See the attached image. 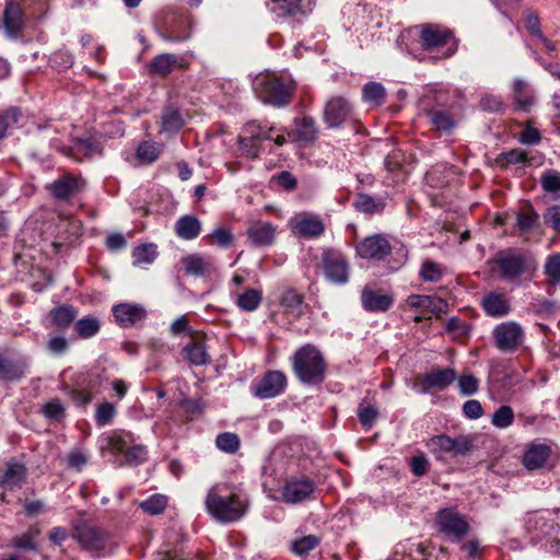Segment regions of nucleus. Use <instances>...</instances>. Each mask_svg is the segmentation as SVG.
Wrapping results in <instances>:
<instances>
[{
	"label": "nucleus",
	"instance_id": "nucleus-1",
	"mask_svg": "<svg viewBox=\"0 0 560 560\" xmlns=\"http://www.w3.org/2000/svg\"><path fill=\"white\" fill-rule=\"evenodd\" d=\"M291 361L294 375L302 384L317 386L325 381L327 363L315 346L310 343L302 346L294 352Z\"/></svg>",
	"mask_w": 560,
	"mask_h": 560
},
{
	"label": "nucleus",
	"instance_id": "nucleus-2",
	"mask_svg": "<svg viewBox=\"0 0 560 560\" xmlns=\"http://www.w3.org/2000/svg\"><path fill=\"white\" fill-rule=\"evenodd\" d=\"M209 514L220 523H233L241 520L247 511V500L240 494H224V486H213L206 497Z\"/></svg>",
	"mask_w": 560,
	"mask_h": 560
},
{
	"label": "nucleus",
	"instance_id": "nucleus-3",
	"mask_svg": "<svg viewBox=\"0 0 560 560\" xmlns=\"http://www.w3.org/2000/svg\"><path fill=\"white\" fill-rule=\"evenodd\" d=\"M253 89L264 103L284 107L291 101L295 82L289 74L266 73L254 80Z\"/></svg>",
	"mask_w": 560,
	"mask_h": 560
},
{
	"label": "nucleus",
	"instance_id": "nucleus-4",
	"mask_svg": "<svg viewBox=\"0 0 560 560\" xmlns=\"http://www.w3.org/2000/svg\"><path fill=\"white\" fill-rule=\"evenodd\" d=\"M526 527L535 533V538H547L545 548L560 555V510H542L532 513Z\"/></svg>",
	"mask_w": 560,
	"mask_h": 560
},
{
	"label": "nucleus",
	"instance_id": "nucleus-5",
	"mask_svg": "<svg viewBox=\"0 0 560 560\" xmlns=\"http://www.w3.org/2000/svg\"><path fill=\"white\" fill-rule=\"evenodd\" d=\"M425 445L435 459L441 462H445L448 457L465 456L472 448V442L466 435L453 438L447 434H438L430 438Z\"/></svg>",
	"mask_w": 560,
	"mask_h": 560
},
{
	"label": "nucleus",
	"instance_id": "nucleus-6",
	"mask_svg": "<svg viewBox=\"0 0 560 560\" xmlns=\"http://www.w3.org/2000/svg\"><path fill=\"white\" fill-rule=\"evenodd\" d=\"M492 339L501 352L514 353L524 345L525 330L517 322H503L493 328Z\"/></svg>",
	"mask_w": 560,
	"mask_h": 560
},
{
	"label": "nucleus",
	"instance_id": "nucleus-7",
	"mask_svg": "<svg viewBox=\"0 0 560 560\" xmlns=\"http://www.w3.org/2000/svg\"><path fill=\"white\" fill-rule=\"evenodd\" d=\"M438 530L452 542L459 541L469 530V524L465 516L453 509L441 510L435 517Z\"/></svg>",
	"mask_w": 560,
	"mask_h": 560
},
{
	"label": "nucleus",
	"instance_id": "nucleus-8",
	"mask_svg": "<svg viewBox=\"0 0 560 560\" xmlns=\"http://www.w3.org/2000/svg\"><path fill=\"white\" fill-rule=\"evenodd\" d=\"M322 266L325 278L329 282L342 285L349 281L350 267L342 253L334 249L324 250Z\"/></svg>",
	"mask_w": 560,
	"mask_h": 560
},
{
	"label": "nucleus",
	"instance_id": "nucleus-9",
	"mask_svg": "<svg viewBox=\"0 0 560 560\" xmlns=\"http://www.w3.org/2000/svg\"><path fill=\"white\" fill-rule=\"evenodd\" d=\"M388 237L381 233L369 235L355 245L357 255L365 260L382 261L392 254Z\"/></svg>",
	"mask_w": 560,
	"mask_h": 560
},
{
	"label": "nucleus",
	"instance_id": "nucleus-10",
	"mask_svg": "<svg viewBox=\"0 0 560 560\" xmlns=\"http://www.w3.org/2000/svg\"><path fill=\"white\" fill-rule=\"evenodd\" d=\"M288 385L285 374L278 370L266 372L260 381L250 386L252 394L259 399H271L284 393Z\"/></svg>",
	"mask_w": 560,
	"mask_h": 560
},
{
	"label": "nucleus",
	"instance_id": "nucleus-11",
	"mask_svg": "<svg viewBox=\"0 0 560 560\" xmlns=\"http://www.w3.org/2000/svg\"><path fill=\"white\" fill-rule=\"evenodd\" d=\"M316 490L315 482L306 476H295L285 480L281 494L288 504H299L310 500Z\"/></svg>",
	"mask_w": 560,
	"mask_h": 560
},
{
	"label": "nucleus",
	"instance_id": "nucleus-12",
	"mask_svg": "<svg viewBox=\"0 0 560 560\" xmlns=\"http://www.w3.org/2000/svg\"><path fill=\"white\" fill-rule=\"evenodd\" d=\"M495 262L501 278L508 281L520 278L529 269V259L524 254L514 250L500 253Z\"/></svg>",
	"mask_w": 560,
	"mask_h": 560
},
{
	"label": "nucleus",
	"instance_id": "nucleus-13",
	"mask_svg": "<svg viewBox=\"0 0 560 560\" xmlns=\"http://www.w3.org/2000/svg\"><path fill=\"white\" fill-rule=\"evenodd\" d=\"M457 378V374L452 368H434L430 372L423 374L418 378L415 387L421 394H427L430 390H444L452 385Z\"/></svg>",
	"mask_w": 560,
	"mask_h": 560
},
{
	"label": "nucleus",
	"instance_id": "nucleus-14",
	"mask_svg": "<svg viewBox=\"0 0 560 560\" xmlns=\"http://www.w3.org/2000/svg\"><path fill=\"white\" fill-rule=\"evenodd\" d=\"M352 106L341 96L331 97L324 108V122L328 128L340 127L351 115Z\"/></svg>",
	"mask_w": 560,
	"mask_h": 560
},
{
	"label": "nucleus",
	"instance_id": "nucleus-15",
	"mask_svg": "<svg viewBox=\"0 0 560 560\" xmlns=\"http://www.w3.org/2000/svg\"><path fill=\"white\" fill-rule=\"evenodd\" d=\"M290 224L294 234L305 238L318 237L325 231V225L319 215L313 213L298 214L290 221Z\"/></svg>",
	"mask_w": 560,
	"mask_h": 560
},
{
	"label": "nucleus",
	"instance_id": "nucleus-16",
	"mask_svg": "<svg viewBox=\"0 0 560 560\" xmlns=\"http://www.w3.org/2000/svg\"><path fill=\"white\" fill-rule=\"evenodd\" d=\"M421 45L427 50H435L450 44L453 33L435 24L421 25Z\"/></svg>",
	"mask_w": 560,
	"mask_h": 560
},
{
	"label": "nucleus",
	"instance_id": "nucleus-17",
	"mask_svg": "<svg viewBox=\"0 0 560 560\" xmlns=\"http://www.w3.org/2000/svg\"><path fill=\"white\" fill-rule=\"evenodd\" d=\"M185 272L192 277H209L217 271L212 257L202 254H189L180 259Z\"/></svg>",
	"mask_w": 560,
	"mask_h": 560
},
{
	"label": "nucleus",
	"instance_id": "nucleus-18",
	"mask_svg": "<svg viewBox=\"0 0 560 560\" xmlns=\"http://www.w3.org/2000/svg\"><path fill=\"white\" fill-rule=\"evenodd\" d=\"M83 185L81 177L67 174L54 180L48 189L55 199L66 201L80 192Z\"/></svg>",
	"mask_w": 560,
	"mask_h": 560
},
{
	"label": "nucleus",
	"instance_id": "nucleus-19",
	"mask_svg": "<svg viewBox=\"0 0 560 560\" xmlns=\"http://www.w3.org/2000/svg\"><path fill=\"white\" fill-rule=\"evenodd\" d=\"M112 311L116 323L122 328L132 327L147 316V311L142 305L132 303L114 305Z\"/></svg>",
	"mask_w": 560,
	"mask_h": 560
},
{
	"label": "nucleus",
	"instance_id": "nucleus-20",
	"mask_svg": "<svg viewBox=\"0 0 560 560\" xmlns=\"http://www.w3.org/2000/svg\"><path fill=\"white\" fill-rule=\"evenodd\" d=\"M73 536L84 549L101 550L104 548V533L94 525L88 523L77 525Z\"/></svg>",
	"mask_w": 560,
	"mask_h": 560
},
{
	"label": "nucleus",
	"instance_id": "nucleus-21",
	"mask_svg": "<svg viewBox=\"0 0 560 560\" xmlns=\"http://www.w3.org/2000/svg\"><path fill=\"white\" fill-rule=\"evenodd\" d=\"M25 24L24 12L20 3L9 1L3 12V28L8 37L18 38Z\"/></svg>",
	"mask_w": 560,
	"mask_h": 560
},
{
	"label": "nucleus",
	"instance_id": "nucleus-22",
	"mask_svg": "<svg viewBox=\"0 0 560 560\" xmlns=\"http://www.w3.org/2000/svg\"><path fill=\"white\" fill-rule=\"evenodd\" d=\"M187 65V61L178 55L160 54L152 59L149 71L153 75L165 78L175 69H185Z\"/></svg>",
	"mask_w": 560,
	"mask_h": 560
},
{
	"label": "nucleus",
	"instance_id": "nucleus-23",
	"mask_svg": "<svg viewBox=\"0 0 560 560\" xmlns=\"http://www.w3.org/2000/svg\"><path fill=\"white\" fill-rule=\"evenodd\" d=\"M270 12L279 18L293 16L311 11L313 0H270Z\"/></svg>",
	"mask_w": 560,
	"mask_h": 560
},
{
	"label": "nucleus",
	"instance_id": "nucleus-24",
	"mask_svg": "<svg viewBox=\"0 0 560 560\" xmlns=\"http://www.w3.org/2000/svg\"><path fill=\"white\" fill-rule=\"evenodd\" d=\"M276 228L270 222L257 221L253 223L248 230L247 235L254 246H269L273 243Z\"/></svg>",
	"mask_w": 560,
	"mask_h": 560
},
{
	"label": "nucleus",
	"instance_id": "nucleus-25",
	"mask_svg": "<svg viewBox=\"0 0 560 560\" xmlns=\"http://www.w3.org/2000/svg\"><path fill=\"white\" fill-rule=\"evenodd\" d=\"M201 230V221L192 214L179 217L174 224L175 234L184 241L197 238L200 235Z\"/></svg>",
	"mask_w": 560,
	"mask_h": 560
},
{
	"label": "nucleus",
	"instance_id": "nucleus-26",
	"mask_svg": "<svg viewBox=\"0 0 560 560\" xmlns=\"http://www.w3.org/2000/svg\"><path fill=\"white\" fill-rule=\"evenodd\" d=\"M481 305L487 315L503 317L510 313L511 306L508 298L502 293L490 292L482 298Z\"/></svg>",
	"mask_w": 560,
	"mask_h": 560
},
{
	"label": "nucleus",
	"instance_id": "nucleus-27",
	"mask_svg": "<svg viewBox=\"0 0 560 560\" xmlns=\"http://www.w3.org/2000/svg\"><path fill=\"white\" fill-rule=\"evenodd\" d=\"M25 478V466L20 463H10L0 476V486L5 490H14L22 487Z\"/></svg>",
	"mask_w": 560,
	"mask_h": 560
},
{
	"label": "nucleus",
	"instance_id": "nucleus-28",
	"mask_svg": "<svg viewBox=\"0 0 560 560\" xmlns=\"http://www.w3.org/2000/svg\"><path fill=\"white\" fill-rule=\"evenodd\" d=\"M362 305L370 312H385L393 305V298L373 290H363L361 295Z\"/></svg>",
	"mask_w": 560,
	"mask_h": 560
},
{
	"label": "nucleus",
	"instance_id": "nucleus-29",
	"mask_svg": "<svg viewBox=\"0 0 560 560\" xmlns=\"http://www.w3.org/2000/svg\"><path fill=\"white\" fill-rule=\"evenodd\" d=\"M550 455V447L545 444H532L523 455V464L529 470H535L546 463Z\"/></svg>",
	"mask_w": 560,
	"mask_h": 560
},
{
	"label": "nucleus",
	"instance_id": "nucleus-30",
	"mask_svg": "<svg viewBox=\"0 0 560 560\" xmlns=\"http://www.w3.org/2000/svg\"><path fill=\"white\" fill-rule=\"evenodd\" d=\"M294 135L300 141L313 142L317 138L318 128L316 121L311 116L294 118Z\"/></svg>",
	"mask_w": 560,
	"mask_h": 560
},
{
	"label": "nucleus",
	"instance_id": "nucleus-31",
	"mask_svg": "<svg viewBox=\"0 0 560 560\" xmlns=\"http://www.w3.org/2000/svg\"><path fill=\"white\" fill-rule=\"evenodd\" d=\"M514 101L517 108L527 112L535 103V97L529 91L527 83L522 79H516L512 84Z\"/></svg>",
	"mask_w": 560,
	"mask_h": 560
},
{
	"label": "nucleus",
	"instance_id": "nucleus-32",
	"mask_svg": "<svg viewBox=\"0 0 560 560\" xmlns=\"http://www.w3.org/2000/svg\"><path fill=\"white\" fill-rule=\"evenodd\" d=\"M77 315V308L67 304L54 307L49 314L52 324L58 328H66L70 326Z\"/></svg>",
	"mask_w": 560,
	"mask_h": 560
},
{
	"label": "nucleus",
	"instance_id": "nucleus-33",
	"mask_svg": "<svg viewBox=\"0 0 560 560\" xmlns=\"http://www.w3.org/2000/svg\"><path fill=\"white\" fill-rule=\"evenodd\" d=\"M354 208L363 213H381L385 208L383 198L374 199L368 194H358L353 202Z\"/></svg>",
	"mask_w": 560,
	"mask_h": 560
},
{
	"label": "nucleus",
	"instance_id": "nucleus-34",
	"mask_svg": "<svg viewBox=\"0 0 560 560\" xmlns=\"http://www.w3.org/2000/svg\"><path fill=\"white\" fill-rule=\"evenodd\" d=\"M162 130L167 133H176L184 126V119L177 108L165 107L161 116Z\"/></svg>",
	"mask_w": 560,
	"mask_h": 560
},
{
	"label": "nucleus",
	"instance_id": "nucleus-35",
	"mask_svg": "<svg viewBox=\"0 0 560 560\" xmlns=\"http://www.w3.org/2000/svg\"><path fill=\"white\" fill-rule=\"evenodd\" d=\"M280 304L285 308L287 313L298 317L303 313L304 299L303 295L295 290L288 289L282 293Z\"/></svg>",
	"mask_w": 560,
	"mask_h": 560
},
{
	"label": "nucleus",
	"instance_id": "nucleus-36",
	"mask_svg": "<svg viewBox=\"0 0 560 560\" xmlns=\"http://www.w3.org/2000/svg\"><path fill=\"white\" fill-rule=\"evenodd\" d=\"M101 329V322L96 316H84L75 322L74 330L78 337L89 339L97 335Z\"/></svg>",
	"mask_w": 560,
	"mask_h": 560
},
{
	"label": "nucleus",
	"instance_id": "nucleus-37",
	"mask_svg": "<svg viewBox=\"0 0 560 560\" xmlns=\"http://www.w3.org/2000/svg\"><path fill=\"white\" fill-rule=\"evenodd\" d=\"M262 301V292L257 289H246L237 295L236 305L245 311L253 312L257 310Z\"/></svg>",
	"mask_w": 560,
	"mask_h": 560
},
{
	"label": "nucleus",
	"instance_id": "nucleus-38",
	"mask_svg": "<svg viewBox=\"0 0 560 560\" xmlns=\"http://www.w3.org/2000/svg\"><path fill=\"white\" fill-rule=\"evenodd\" d=\"M428 116L432 126L441 131L450 132L455 127V120L451 113L443 109H431Z\"/></svg>",
	"mask_w": 560,
	"mask_h": 560
},
{
	"label": "nucleus",
	"instance_id": "nucleus-39",
	"mask_svg": "<svg viewBox=\"0 0 560 560\" xmlns=\"http://www.w3.org/2000/svg\"><path fill=\"white\" fill-rule=\"evenodd\" d=\"M544 273L548 284H560V253H552L546 257Z\"/></svg>",
	"mask_w": 560,
	"mask_h": 560
},
{
	"label": "nucleus",
	"instance_id": "nucleus-40",
	"mask_svg": "<svg viewBox=\"0 0 560 560\" xmlns=\"http://www.w3.org/2000/svg\"><path fill=\"white\" fill-rule=\"evenodd\" d=\"M259 137H261L260 133L252 132L249 137L238 138V148L242 152V155L248 159L258 158L260 153Z\"/></svg>",
	"mask_w": 560,
	"mask_h": 560
},
{
	"label": "nucleus",
	"instance_id": "nucleus-41",
	"mask_svg": "<svg viewBox=\"0 0 560 560\" xmlns=\"http://www.w3.org/2000/svg\"><path fill=\"white\" fill-rule=\"evenodd\" d=\"M516 226L521 233H528L539 226V215L532 208L518 212Z\"/></svg>",
	"mask_w": 560,
	"mask_h": 560
},
{
	"label": "nucleus",
	"instance_id": "nucleus-42",
	"mask_svg": "<svg viewBox=\"0 0 560 560\" xmlns=\"http://www.w3.org/2000/svg\"><path fill=\"white\" fill-rule=\"evenodd\" d=\"M167 502L168 499L166 495L155 493L140 502L139 506L150 515H159L164 512L167 506Z\"/></svg>",
	"mask_w": 560,
	"mask_h": 560
},
{
	"label": "nucleus",
	"instance_id": "nucleus-43",
	"mask_svg": "<svg viewBox=\"0 0 560 560\" xmlns=\"http://www.w3.org/2000/svg\"><path fill=\"white\" fill-rule=\"evenodd\" d=\"M24 376L22 366L18 363L0 357V380L19 381Z\"/></svg>",
	"mask_w": 560,
	"mask_h": 560
},
{
	"label": "nucleus",
	"instance_id": "nucleus-44",
	"mask_svg": "<svg viewBox=\"0 0 560 560\" xmlns=\"http://www.w3.org/2000/svg\"><path fill=\"white\" fill-rule=\"evenodd\" d=\"M445 268L434 261H424L419 270L420 278L425 282H438L442 279Z\"/></svg>",
	"mask_w": 560,
	"mask_h": 560
},
{
	"label": "nucleus",
	"instance_id": "nucleus-45",
	"mask_svg": "<svg viewBox=\"0 0 560 560\" xmlns=\"http://www.w3.org/2000/svg\"><path fill=\"white\" fill-rule=\"evenodd\" d=\"M187 359L195 365H205L209 363V354L203 343L191 342L185 347Z\"/></svg>",
	"mask_w": 560,
	"mask_h": 560
},
{
	"label": "nucleus",
	"instance_id": "nucleus-46",
	"mask_svg": "<svg viewBox=\"0 0 560 560\" xmlns=\"http://www.w3.org/2000/svg\"><path fill=\"white\" fill-rule=\"evenodd\" d=\"M158 256L154 244H142L132 252L133 265L152 264Z\"/></svg>",
	"mask_w": 560,
	"mask_h": 560
},
{
	"label": "nucleus",
	"instance_id": "nucleus-47",
	"mask_svg": "<svg viewBox=\"0 0 560 560\" xmlns=\"http://www.w3.org/2000/svg\"><path fill=\"white\" fill-rule=\"evenodd\" d=\"M362 93L363 100L374 105H381L386 95L384 86L378 82H370L365 84Z\"/></svg>",
	"mask_w": 560,
	"mask_h": 560
},
{
	"label": "nucleus",
	"instance_id": "nucleus-48",
	"mask_svg": "<svg viewBox=\"0 0 560 560\" xmlns=\"http://www.w3.org/2000/svg\"><path fill=\"white\" fill-rule=\"evenodd\" d=\"M217 447L228 454H234L238 451L241 442L235 433L224 432L220 433L215 439Z\"/></svg>",
	"mask_w": 560,
	"mask_h": 560
},
{
	"label": "nucleus",
	"instance_id": "nucleus-49",
	"mask_svg": "<svg viewBox=\"0 0 560 560\" xmlns=\"http://www.w3.org/2000/svg\"><path fill=\"white\" fill-rule=\"evenodd\" d=\"M378 410L365 400L358 406V418L362 427L370 429L376 422Z\"/></svg>",
	"mask_w": 560,
	"mask_h": 560
},
{
	"label": "nucleus",
	"instance_id": "nucleus-50",
	"mask_svg": "<svg viewBox=\"0 0 560 560\" xmlns=\"http://www.w3.org/2000/svg\"><path fill=\"white\" fill-rule=\"evenodd\" d=\"M514 418L513 409L508 405H503L492 415L491 422L498 429H506L513 424Z\"/></svg>",
	"mask_w": 560,
	"mask_h": 560
},
{
	"label": "nucleus",
	"instance_id": "nucleus-51",
	"mask_svg": "<svg viewBox=\"0 0 560 560\" xmlns=\"http://www.w3.org/2000/svg\"><path fill=\"white\" fill-rule=\"evenodd\" d=\"M318 542L319 540L316 536L308 535L294 540L292 542L291 549L295 555L304 556L313 550L318 545Z\"/></svg>",
	"mask_w": 560,
	"mask_h": 560
},
{
	"label": "nucleus",
	"instance_id": "nucleus-52",
	"mask_svg": "<svg viewBox=\"0 0 560 560\" xmlns=\"http://www.w3.org/2000/svg\"><path fill=\"white\" fill-rule=\"evenodd\" d=\"M115 415V406L110 402H103L96 409L95 421L97 425L105 427L112 422Z\"/></svg>",
	"mask_w": 560,
	"mask_h": 560
},
{
	"label": "nucleus",
	"instance_id": "nucleus-53",
	"mask_svg": "<svg viewBox=\"0 0 560 560\" xmlns=\"http://www.w3.org/2000/svg\"><path fill=\"white\" fill-rule=\"evenodd\" d=\"M160 154V148L155 142H142L139 144L137 155L141 161L153 162Z\"/></svg>",
	"mask_w": 560,
	"mask_h": 560
},
{
	"label": "nucleus",
	"instance_id": "nucleus-54",
	"mask_svg": "<svg viewBox=\"0 0 560 560\" xmlns=\"http://www.w3.org/2000/svg\"><path fill=\"white\" fill-rule=\"evenodd\" d=\"M541 186L547 192L560 191V173L556 171H547L541 175Z\"/></svg>",
	"mask_w": 560,
	"mask_h": 560
},
{
	"label": "nucleus",
	"instance_id": "nucleus-55",
	"mask_svg": "<svg viewBox=\"0 0 560 560\" xmlns=\"http://www.w3.org/2000/svg\"><path fill=\"white\" fill-rule=\"evenodd\" d=\"M446 331L454 334L458 337L468 336L471 326L467 322L459 319L458 317H451L446 323Z\"/></svg>",
	"mask_w": 560,
	"mask_h": 560
},
{
	"label": "nucleus",
	"instance_id": "nucleus-56",
	"mask_svg": "<svg viewBox=\"0 0 560 560\" xmlns=\"http://www.w3.org/2000/svg\"><path fill=\"white\" fill-rule=\"evenodd\" d=\"M432 295L411 294L406 300V305L415 311L429 312Z\"/></svg>",
	"mask_w": 560,
	"mask_h": 560
},
{
	"label": "nucleus",
	"instance_id": "nucleus-57",
	"mask_svg": "<svg viewBox=\"0 0 560 560\" xmlns=\"http://www.w3.org/2000/svg\"><path fill=\"white\" fill-rule=\"evenodd\" d=\"M544 223L560 232V205L548 207L542 214Z\"/></svg>",
	"mask_w": 560,
	"mask_h": 560
},
{
	"label": "nucleus",
	"instance_id": "nucleus-58",
	"mask_svg": "<svg viewBox=\"0 0 560 560\" xmlns=\"http://www.w3.org/2000/svg\"><path fill=\"white\" fill-rule=\"evenodd\" d=\"M479 387V382L474 375H463L458 378V388L462 395H474Z\"/></svg>",
	"mask_w": 560,
	"mask_h": 560
},
{
	"label": "nucleus",
	"instance_id": "nucleus-59",
	"mask_svg": "<svg viewBox=\"0 0 560 560\" xmlns=\"http://www.w3.org/2000/svg\"><path fill=\"white\" fill-rule=\"evenodd\" d=\"M206 238H213L215 243L222 248L231 247L234 241L233 234L229 230L221 228L208 234Z\"/></svg>",
	"mask_w": 560,
	"mask_h": 560
},
{
	"label": "nucleus",
	"instance_id": "nucleus-60",
	"mask_svg": "<svg viewBox=\"0 0 560 560\" xmlns=\"http://www.w3.org/2000/svg\"><path fill=\"white\" fill-rule=\"evenodd\" d=\"M147 450L142 445H135L126 451V460L131 465H139L147 458Z\"/></svg>",
	"mask_w": 560,
	"mask_h": 560
},
{
	"label": "nucleus",
	"instance_id": "nucleus-61",
	"mask_svg": "<svg viewBox=\"0 0 560 560\" xmlns=\"http://www.w3.org/2000/svg\"><path fill=\"white\" fill-rule=\"evenodd\" d=\"M502 163L505 164H520L524 163L527 159L526 152L522 149H513L508 152H503L500 155Z\"/></svg>",
	"mask_w": 560,
	"mask_h": 560
},
{
	"label": "nucleus",
	"instance_id": "nucleus-62",
	"mask_svg": "<svg viewBox=\"0 0 560 560\" xmlns=\"http://www.w3.org/2000/svg\"><path fill=\"white\" fill-rule=\"evenodd\" d=\"M45 416L49 419H60L65 416V408L60 400L52 399L44 406Z\"/></svg>",
	"mask_w": 560,
	"mask_h": 560
},
{
	"label": "nucleus",
	"instance_id": "nucleus-63",
	"mask_svg": "<svg viewBox=\"0 0 560 560\" xmlns=\"http://www.w3.org/2000/svg\"><path fill=\"white\" fill-rule=\"evenodd\" d=\"M480 107L487 112H500L503 108V102L500 96L487 94L480 100Z\"/></svg>",
	"mask_w": 560,
	"mask_h": 560
},
{
	"label": "nucleus",
	"instance_id": "nucleus-64",
	"mask_svg": "<svg viewBox=\"0 0 560 560\" xmlns=\"http://www.w3.org/2000/svg\"><path fill=\"white\" fill-rule=\"evenodd\" d=\"M463 413L468 419H479L483 415V409L478 400L471 399L463 405Z\"/></svg>",
	"mask_w": 560,
	"mask_h": 560
}]
</instances>
